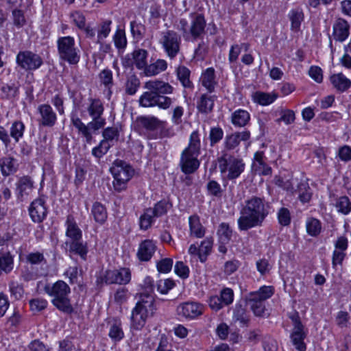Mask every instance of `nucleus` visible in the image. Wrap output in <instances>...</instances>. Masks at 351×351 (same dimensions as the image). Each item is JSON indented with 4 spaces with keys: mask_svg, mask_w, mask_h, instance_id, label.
Masks as SVG:
<instances>
[{
    "mask_svg": "<svg viewBox=\"0 0 351 351\" xmlns=\"http://www.w3.org/2000/svg\"><path fill=\"white\" fill-rule=\"evenodd\" d=\"M269 203L264 198L253 195L245 199L240 210L237 219L241 231H247L255 227L262 226L270 213Z\"/></svg>",
    "mask_w": 351,
    "mask_h": 351,
    "instance_id": "nucleus-1",
    "label": "nucleus"
},
{
    "mask_svg": "<svg viewBox=\"0 0 351 351\" xmlns=\"http://www.w3.org/2000/svg\"><path fill=\"white\" fill-rule=\"evenodd\" d=\"M201 142L197 131L193 132L189 138L188 146L182 151L180 165L186 174L193 173L199 166L197 157L200 154Z\"/></svg>",
    "mask_w": 351,
    "mask_h": 351,
    "instance_id": "nucleus-2",
    "label": "nucleus"
},
{
    "mask_svg": "<svg viewBox=\"0 0 351 351\" xmlns=\"http://www.w3.org/2000/svg\"><path fill=\"white\" fill-rule=\"evenodd\" d=\"M46 293L53 297L52 304L60 311L71 313L73 311L69 295L71 292L69 285L62 280H58L51 286L45 287Z\"/></svg>",
    "mask_w": 351,
    "mask_h": 351,
    "instance_id": "nucleus-3",
    "label": "nucleus"
},
{
    "mask_svg": "<svg viewBox=\"0 0 351 351\" xmlns=\"http://www.w3.org/2000/svg\"><path fill=\"white\" fill-rule=\"evenodd\" d=\"M221 174L229 180H235L244 171L245 165L242 158L227 153L221 152L217 158Z\"/></svg>",
    "mask_w": 351,
    "mask_h": 351,
    "instance_id": "nucleus-4",
    "label": "nucleus"
},
{
    "mask_svg": "<svg viewBox=\"0 0 351 351\" xmlns=\"http://www.w3.org/2000/svg\"><path fill=\"white\" fill-rule=\"evenodd\" d=\"M154 298L151 293H141L140 300L132 312L131 320L134 329H140L145 326L148 314L154 312Z\"/></svg>",
    "mask_w": 351,
    "mask_h": 351,
    "instance_id": "nucleus-5",
    "label": "nucleus"
},
{
    "mask_svg": "<svg viewBox=\"0 0 351 351\" xmlns=\"http://www.w3.org/2000/svg\"><path fill=\"white\" fill-rule=\"evenodd\" d=\"M58 53L60 60L70 64H76L80 59V51L73 37L62 36L57 40Z\"/></svg>",
    "mask_w": 351,
    "mask_h": 351,
    "instance_id": "nucleus-6",
    "label": "nucleus"
},
{
    "mask_svg": "<svg viewBox=\"0 0 351 351\" xmlns=\"http://www.w3.org/2000/svg\"><path fill=\"white\" fill-rule=\"evenodd\" d=\"M158 43L167 56L171 60L174 59L180 51L181 36L173 30L168 29L161 32Z\"/></svg>",
    "mask_w": 351,
    "mask_h": 351,
    "instance_id": "nucleus-7",
    "label": "nucleus"
},
{
    "mask_svg": "<svg viewBox=\"0 0 351 351\" xmlns=\"http://www.w3.org/2000/svg\"><path fill=\"white\" fill-rule=\"evenodd\" d=\"M274 294L271 286H263L258 291L251 293L248 298V304L256 316H264L265 314V301Z\"/></svg>",
    "mask_w": 351,
    "mask_h": 351,
    "instance_id": "nucleus-8",
    "label": "nucleus"
},
{
    "mask_svg": "<svg viewBox=\"0 0 351 351\" xmlns=\"http://www.w3.org/2000/svg\"><path fill=\"white\" fill-rule=\"evenodd\" d=\"M114 177L113 185L116 190L121 191L125 183L130 180L133 174L132 167L125 162L116 160L110 168Z\"/></svg>",
    "mask_w": 351,
    "mask_h": 351,
    "instance_id": "nucleus-9",
    "label": "nucleus"
},
{
    "mask_svg": "<svg viewBox=\"0 0 351 351\" xmlns=\"http://www.w3.org/2000/svg\"><path fill=\"white\" fill-rule=\"evenodd\" d=\"M16 62L21 69L28 71L39 69L43 64V60L40 55L32 51L25 50L18 53Z\"/></svg>",
    "mask_w": 351,
    "mask_h": 351,
    "instance_id": "nucleus-10",
    "label": "nucleus"
},
{
    "mask_svg": "<svg viewBox=\"0 0 351 351\" xmlns=\"http://www.w3.org/2000/svg\"><path fill=\"white\" fill-rule=\"evenodd\" d=\"M131 271L128 267L106 271L102 280L107 285H127L131 280Z\"/></svg>",
    "mask_w": 351,
    "mask_h": 351,
    "instance_id": "nucleus-11",
    "label": "nucleus"
},
{
    "mask_svg": "<svg viewBox=\"0 0 351 351\" xmlns=\"http://www.w3.org/2000/svg\"><path fill=\"white\" fill-rule=\"evenodd\" d=\"M148 52L143 49H136L131 53L127 54L125 58L122 59V65L125 68H130L135 65L139 69L144 71L147 66Z\"/></svg>",
    "mask_w": 351,
    "mask_h": 351,
    "instance_id": "nucleus-12",
    "label": "nucleus"
},
{
    "mask_svg": "<svg viewBox=\"0 0 351 351\" xmlns=\"http://www.w3.org/2000/svg\"><path fill=\"white\" fill-rule=\"evenodd\" d=\"M86 109L89 116L92 118L91 121L104 128L106 125V119L102 117L104 107L101 101L96 98H88Z\"/></svg>",
    "mask_w": 351,
    "mask_h": 351,
    "instance_id": "nucleus-13",
    "label": "nucleus"
},
{
    "mask_svg": "<svg viewBox=\"0 0 351 351\" xmlns=\"http://www.w3.org/2000/svg\"><path fill=\"white\" fill-rule=\"evenodd\" d=\"M71 122L73 127L77 130L78 134L84 138L87 143H90L93 139L92 130L97 131L102 128L92 121H90L86 125L84 124L81 119L76 114L71 116Z\"/></svg>",
    "mask_w": 351,
    "mask_h": 351,
    "instance_id": "nucleus-14",
    "label": "nucleus"
},
{
    "mask_svg": "<svg viewBox=\"0 0 351 351\" xmlns=\"http://www.w3.org/2000/svg\"><path fill=\"white\" fill-rule=\"evenodd\" d=\"M29 216L35 223H40L45 219L47 215L46 198L43 195L35 199L29 207Z\"/></svg>",
    "mask_w": 351,
    "mask_h": 351,
    "instance_id": "nucleus-15",
    "label": "nucleus"
},
{
    "mask_svg": "<svg viewBox=\"0 0 351 351\" xmlns=\"http://www.w3.org/2000/svg\"><path fill=\"white\" fill-rule=\"evenodd\" d=\"M38 125L51 128L56 123L57 115L52 107L47 104H40L37 108Z\"/></svg>",
    "mask_w": 351,
    "mask_h": 351,
    "instance_id": "nucleus-16",
    "label": "nucleus"
},
{
    "mask_svg": "<svg viewBox=\"0 0 351 351\" xmlns=\"http://www.w3.org/2000/svg\"><path fill=\"white\" fill-rule=\"evenodd\" d=\"M176 311L179 316L193 319L203 313L204 306L197 302H187L179 304Z\"/></svg>",
    "mask_w": 351,
    "mask_h": 351,
    "instance_id": "nucleus-17",
    "label": "nucleus"
},
{
    "mask_svg": "<svg viewBox=\"0 0 351 351\" xmlns=\"http://www.w3.org/2000/svg\"><path fill=\"white\" fill-rule=\"evenodd\" d=\"M192 21L189 27V35L193 39L199 38L204 33L206 27V21L202 14L191 13Z\"/></svg>",
    "mask_w": 351,
    "mask_h": 351,
    "instance_id": "nucleus-18",
    "label": "nucleus"
},
{
    "mask_svg": "<svg viewBox=\"0 0 351 351\" xmlns=\"http://www.w3.org/2000/svg\"><path fill=\"white\" fill-rule=\"evenodd\" d=\"M156 250V243L152 240L146 239L139 244L136 255L141 261H149Z\"/></svg>",
    "mask_w": 351,
    "mask_h": 351,
    "instance_id": "nucleus-19",
    "label": "nucleus"
},
{
    "mask_svg": "<svg viewBox=\"0 0 351 351\" xmlns=\"http://www.w3.org/2000/svg\"><path fill=\"white\" fill-rule=\"evenodd\" d=\"M350 34V25L343 19H338L333 25L332 36L337 41L343 42Z\"/></svg>",
    "mask_w": 351,
    "mask_h": 351,
    "instance_id": "nucleus-20",
    "label": "nucleus"
},
{
    "mask_svg": "<svg viewBox=\"0 0 351 351\" xmlns=\"http://www.w3.org/2000/svg\"><path fill=\"white\" fill-rule=\"evenodd\" d=\"M145 88L159 95L171 94L173 88L169 83L160 80H149L145 84Z\"/></svg>",
    "mask_w": 351,
    "mask_h": 351,
    "instance_id": "nucleus-21",
    "label": "nucleus"
},
{
    "mask_svg": "<svg viewBox=\"0 0 351 351\" xmlns=\"http://www.w3.org/2000/svg\"><path fill=\"white\" fill-rule=\"evenodd\" d=\"M33 189V182L28 177L21 178L16 184V195L20 201L25 200Z\"/></svg>",
    "mask_w": 351,
    "mask_h": 351,
    "instance_id": "nucleus-22",
    "label": "nucleus"
},
{
    "mask_svg": "<svg viewBox=\"0 0 351 351\" xmlns=\"http://www.w3.org/2000/svg\"><path fill=\"white\" fill-rule=\"evenodd\" d=\"M65 226L66 227V236L67 237L70 238L71 241L82 239V230L79 228L73 215H69L67 216Z\"/></svg>",
    "mask_w": 351,
    "mask_h": 351,
    "instance_id": "nucleus-23",
    "label": "nucleus"
},
{
    "mask_svg": "<svg viewBox=\"0 0 351 351\" xmlns=\"http://www.w3.org/2000/svg\"><path fill=\"white\" fill-rule=\"evenodd\" d=\"M202 84L209 92L214 91L217 82L215 79V69L212 67L206 69L202 74L200 78Z\"/></svg>",
    "mask_w": 351,
    "mask_h": 351,
    "instance_id": "nucleus-24",
    "label": "nucleus"
},
{
    "mask_svg": "<svg viewBox=\"0 0 351 351\" xmlns=\"http://www.w3.org/2000/svg\"><path fill=\"white\" fill-rule=\"evenodd\" d=\"M330 81L332 86L341 93L347 90L351 86V81L341 73L332 75Z\"/></svg>",
    "mask_w": 351,
    "mask_h": 351,
    "instance_id": "nucleus-25",
    "label": "nucleus"
},
{
    "mask_svg": "<svg viewBox=\"0 0 351 351\" xmlns=\"http://www.w3.org/2000/svg\"><path fill=\"white\" fill-rule=\"evenodd\" d=\"M250 120V113L243 109H238L231 114V123L234 127H245Z\"/></svg>",
    "mask_w": 351,
    "mask_h": 351,
    "instance_id": "nucleus-26",
    "label": "nucleus"
},
{
    "mask_svg": "<svg viewBox=\"0 0 351 351\" xmlns=\"http://www.w3.org/2000/svg\"><path fill=\"white\" fill-rule=\"evenodd\" d=\"M291 21V29L298 32L300 29V26L304 21V15L302 8H296L290 10L288 14Z\"/></svg>",
    "mask_w": 351,
    "mask_h": 351,
    "instance_id": "nucleus-27",
    "label": "nucleus"
},
{
    "mask_svg": "<svg viewBox=\"0 0 351 351\" xmlns=\"http://www.w3.org/2000/svg\"><path fill=\"white\" fill-rule=\"evenodd\" d=\"M189 223L191 236L196 238H202L205 234V228L200 223L197 215H192L189 218Z\"/></svg>",
    "mask_w": 351,
    "mask_h": 351,
    "instance_id": "nucleus-28",
    "label": "nucleus"
},
{
    "mask_svg": "<svg viewBox=\"0 0 351 351\" xmlns=\"http://www.w3.org/2000/svg\"><path fill=\"white\" fill-rule=\"evenodd\" d=\"M138 128L147 131H154L160 126V121L154 117H139L136 119Z\"/></svg>",
    "mask_w": 351,
    "mask_h": 351,
    "instance_id": "nucleus-29",
    "label": "nucleus"
},
{
    "mask_svg": "<svg viewBox=\"0 0 351 351\" xmlns=\"http://www.w3.org/2000/svg\"><path fill=\"white\" fill-rule=\"evenodd\" d=\"M14 256L10 252L0 253V276L10 274L14 269Z\"/></svg>",
    "mask_w": 351,
    "mask_h": 351,
    "instance_id": "nucleus-30",
    "label": "nucleus"
},
{
    "mask_svg": "<svg viewBox=\"0 0 351 351\" xmlns=\"http://www.w3.org/2000/svg\"><path fill=\"white\" fill-rule=\"evenodd\" d=\"M215 99V96L202 95L197 104L198 110L204 114L210 112L214 106Z\"/></svg>",
    "mask_w": 351,
    "mask_h": 351,
    "instance_id": "nucleus-31",
    "label": "nucleus"
},
{
    "mask_svg": "<svg viewBox=\"0 0 351 351\" xmlns=\"http://www.w3.org/2000/svg\"><path fill=\"white\" fill-rule=\"evenodd\" d=\"M306 335L304 330H294L290 335L291 342L298 351H306V346L304 340L306 339Z\"/></svg>",
    "mask_w": 351,
    "mask_h": 351,
    "instance_id": "nucleus-32",
    "label": "nucleus"
},
{
    "mask_svg": "<svg viewBox=\"0 0 351 351\" xmlns=\"http://www.w3.org/2000/svg\"><path fill=\"white\" fill-rule=\"evenodd\" d=\"M167 69V62L165 60L158 59L154 63L147 66L144 73L147 76H153L165 71Z\"/></svg>",
    "mask_w": 351,
    "mask_h": 351,
    "instance_id": "nucleus-33",
    "label": "nucleus"
},
{
    "mask_svg": "<svg viewBox=\"0 0 351 351\" xmlns=\"http://www.w3.org/2000/svg\"><path fill=\"white\" fill-rule=\"evenodd\" d=\"M91 215L94 220L100 224H103L107 219V211L105 206L99 202H95L92 206Z\"/></svg>",
    "mask_w": 351,
    "mask_h": 351,
    "instance_id": "nucleus-34",
    "label": "nucleus"
},
{
    "mask_svg": "<svg viewBox=\"0 0 351 351\" xmlns=\"http://www.w3.org/2000/svg\"><path fill=\"white\" fill-rule=\"evenodd\" d=\"M334 205L337 213L340 214L348 215L351 213V201L346 195L337 197Z\"/></svg>",
    "mask_w": 351,
    "mask_h": 351,
    "instance_id": "nucleus-35",
    "label": "nucleus"
},
{
    "mask_svg": "<svg viewBox=\"0 0 351 351\" xmlns=\"http://www.w3.org/2000/svg\"><path fill=\"white\" fill-rule=\"evenodd\" d=\"M278 95L275 93L256 92L254 95V100L261 106H267L272 104Z\"/></svg>",
    "mask_w": 351,
    "mask_h": 351,
    "instance_id": "nucleus-36",
    "label": "nucleus"
},
{
    "mask_svg": "<svg viewBox=\"0 0 351 351\" xmlns=\"http://www.w3.org/2000/svg\"><path fill=\"white\" fill-rule=\"evenodd\" d=\"M69 251L79 255L85 261L88 253L87 244L81 240L71 241L69 243Z\"/></svg>",
    "mask_w": 351,
    "mask_h": 351,
    "instance_id": "nucleus-37",
    "label": "nucleus"
},
{
    "mask_svg": "<svg viewBox=\"0 0 351 351\" xmlns=\"http://www.w3.org/2000/svg\"><path fill=\"white\" fill-rule=\"evenodd\" d=\"M295 191L298 193V198L301 202L307 203L311 199L313 193L306 182H301L298 184Z\"/></svg>",
    "mask_w": 351,
    "mask_h": 351,
    "instance_id": "nucleus-38",
    "label": "nucleus"
},
{
    "mask_svg": "<svg viewBox=\"0 0 351 351\" xmlns=\"http://www.w3.org/2000/svg\"><path fill=\"white\" fill-rule=\"evenodd\" d=\"M176 73L179 81L185 88L192 89L193 88V83L190 80V71L188 68L180 66L177 69Z\"/></svg>",
    "mask_w": 351,
    "mask_h": 351,
    "instance_id": "nucleus-39",
    "label": "nucleus"
},
{
    "mask_svg": "<svg viewBox=\"0 0 351 351\" xmlns=\"http://www.w3.org/2000/svg\"><path fill=\"white\" fill-rule=\"evenodd\" d=\"M157 96V93L151 90L143 93L139 98L140 106L145 108L156 106Z\"/></svg>",
    "mask_w": 351,
    "mask_h": 351,
    "instance_id": "nucleus-40",
    "label": "nucleus"
},
{
    "mask_svg": "<svg viewBox=\"0 0 351 351\" xmlns=\"http://www.w3.org/2000/svg\"><path fill=\"white\" fill-rule=\"evenodd\" d=\"M306 228L307 233L310 236L317 237L322 230L321 221L314 217L308 218L306 221Z\"/></svg>",
    "mask_w": 351,
    "mask_h": 351,
    "instance_id": "nucleus-41",
    "label": "nucleus"
},
{
    "mask_svg": "<svg viewBox=\"0 0 351 351\" xmlns=\"http://www.w3.org/2000/svg\"><path fill=\"white\" fill-rule=\"evenodd\" d=\"M217 234L220 241L226 244L228 243L232 238V230L228 223H221L219 226Z\"/></svg>",
    "mask_w": 351,
    "mask_h": 351,
    "instance_id": "nucleus-42",
    "label": "nucleus"
},
{
    "mask_svg": "<svg viewBox=\"0 0 351 351\" xmlns=\"http://www.w3.org/2000/svg\"><path fill=\"white\" fill-rule=\"evenodd\" d=\"M0 167L2 174L8 176L16 171V161L10 157L3 158L0 160Z\"/></svg>",
    "mask_w": 351,
    "mask_h": 351,
    "instance_id": "nucleus-43",
    "label": "nucleus"
},
{
    "mask_svg": "<svg viewBox=\"0 0 351 351\" xmlns=\"http://www.w3.org/2000/svg\"><path fill=\"white\" fill-rule=\"evenodd\" d=\"M234 319L236 322L239 323L240 327L248 326L249 317L241 305L236 306L234 311Z\"/></svg>",
    "mask_w": 351,
    "mask_h": 351,
    "instance_id": "nucleus-44",
    "label": "nucleus"
},
{
    "mask_svg": "<svg viewBox=\"0 0 351 351\" xmlns=\"http://www.w3.org/2000/svg\"><path fill=\"white\" fill-rule=\"evenodd\" d=\"M140 80L135 75L128 77L125 82V93L130 95H134L140 87Z\"/></svg>",
    "mask_w": 351,
    "mask_h": 351,
    "instance_id": "nucleus-45",
    "label": "nucleus"
},
{
    "mask_svg": "<svg viewBox=\"0 0 351 351\" xmlns=\"http://www.w3.org/2000/svg\"><path fill=\"white\" fill-rule=\"evenodd\" d=\"M156 217L152 208H147L140 217L141 229L147 230L150 228Z\"/></svg>",
    "mask_w": 351,
    "mask_h": 351,
    "instance_id": "nucleus-46",
    "label": "nucleus"
},
{
    "mask_svg": "<svg viewBox=\"0 0 351 351\" xmlns=\"http://www.w3.org/2000/svg\"><path fill=\"white\" fill-rule=\"evenodd\" d=\"M111 24L112 21L106 20L99 25L97 30V43H101V41L108 36L111 31Z\"/></svg>",
    "mask_w": 351,
    "mask_h": 351,
    "instance_id": "nucleus-47",
    "label": "nucleus"
},
{
    "mask_svg": "<svg viewBox=\"0 0 351 351\" xmlns=\"http://www.w3.org/2000/svg\"><path fill=\"white\" fill-rule=\"evenodd\" d=\"M25 125L23 122L16 121L12 123L10 128V136L18 142L23 136Z\"/></svg>",
    "mask_w": 351,
    "mask_h": 351,
    "instance_id": "nucleus-48",
    "label": "nucleus"
},
{
    "mask_svg": "<svg viewBox=\"0 0 351 351\" xmlns=\"http://www.w3.org/2000/svg\"><path fill=\"white\" fill-rule=\"evenodd\" d=\"M171 208V204L166 200H161L157 202L152 209L155 217H160L165 214Z\"/></svg>",
    "mask_w": 351,
    "mask_h": 351,
    "instance_id": "nucleus-49",
    "label": "nucleus"
},
{
    "mask_svg": "<svg viewBox=\"0 0 351 351\" xmlns=\"http://www.w3.org/2000/svg\"><path fill=\"white\" fill-rule=\"evenodd\" d=\"M115 47L119 49H124L127 46V39L124 30L118 29L113 36Z\"/></svg>",
    "mask_w": 351,
    "mask_h": 351,
    "instance_id": "nucleus-50",
    "label": "nucleus"
},
{
    "mask_svg": "<svg viewBox=\"0 0 351 351\" xmlns=\"http://www.w3.org/2000/svg\"><path fill=\"white\" fill-rule=\"evenodd\" d=\"M99 80L106 88L110 90L113 86L112 72L108 69L102 70L99 73Z\"/></svg>",
    "mask_w": 351,
    "mask_h": 351,
    "instance_id": "nucleus-51",
    "label": "nucleus"
},
{
    "mask_svg": "<svg viewBox=\"0 0 351 351\" xmlns=\"http://www.w3.org/2000/svg\"><path fill=\"white\" fill-rule=\"evenodd\" d=\"M29 304L30 310L35 313L45 309L47 306L48 302L45 299L36 298L30 300L29 301Z\"/></svg>",
    "mask_w": 351,
    "mask_h": 351,
    "instance_id": "nucleus-52",
    "label": "nucleus"
},
{
    "mask_svg": "<svg viewBox=\"0 0 351 351\" xmlns=\"http://www.w3.org/2000/svg\"><path fill=\"white\" fill-rule=\"evenodd\" d=\"M174 281L169 278L159 280L156 283L157 290L162 294L167 293L169 290L174 287Z\"/></svg>",
    "mask_w": 351,
    "mask_h": 351,
    "instance_id": "nucleus-53",
    "label": "nucleus"
},
{
    "mask_svg": "<svg viewBox=\"0 0 351 351\" xmlns=\"http://www.w3.org/2000/svg\"><path fill=\"white\" fill-rule=\"evenodd\" d=\"M26 261L31 265H40L46 263L44 254L40 252H30L26 256Z\"/></svg>",
    "mask_w": 351,
    "mask_h": 351,
    "instance_id": "nucleus-54",
    "label": "nucleus"
},
{
    "mask_svg": "<svg viewBox=\"0 0 351 351\" xmlns=\"http://www.w3.org/2000/svg\"><path fill=\"white\" fill-rule=\"evenodd\" d=\"M9 289L11 295L15 299L19 300L23 297L24 293L23 287L18 282L11 281L9 283Z\"/></svg>",
    "mask_w": 351,
    "mask_h": 351,
    "instance_id": "nucleus-55",
    "label": "nucleus"
},
{
    "mask_svg": "<svg viewBox=\"0 0 351 351\" xmlns=\"http://www.w3.org/2000/svg\"><path fill=\"white\" fill-rule=\"evenodd\" d=\"M104 140L109 141H117L119 136V132L117 127H108L106 128L102 133Z\"/></svg>",
    "mask_w": 351,
    "mask_h": 351,
    "instance_id": "nucleus-56",
    "label": "nucleus"
},
{
    "mask_svg": "<svg viewBox=\"0 0 351 351\" xmlns=\"http://www.w3.org/2000/svg\"><path fill=\"white\" fill-rule=\"evenodd\" d=\"M110 146L111 145L106 141H101L98 146L93 149L92 154L99 158L107 153Z\"/></svg>",
    "mask_w": 351,
    "mask_h": 351,
    "instance_id": "nucleus-57",
    "label": "nucleus"
},
{
    "mask_svg": "<svg viewBox=\"0 0 351 351\" xmlns=\"http://www.w3.org/2000/svg\"><path fill=\"white\" fill-rule=\"evenodd\" d=\"M173 260L170 258H164L157 262V269L160 273H168L173 267Z\"/></svg>",
    "mask_w": 351,
    "mask_h": 351,
    "instance_id": "nucleus-58",
    "label": "nucleus"
},
{
    "mask_svg": "<svg viewBox=\"0 0 351 351\" xmlns=\"http://www.w3.org/2000/svg\"><path fill=\"white\" fill-rule=\"evenodd\" d=\"M223 143L226 150H232L235 149L240 142L236 133H233L226 136Z\"/></svg>",
    "mask_w": 351,
    "mask_h": 351,
    "instance_id": "nucleus-59",
    "label": "nucleus"
},
{
    "mask_svg": "<svg viewBox=\"0 0 351 351\" xmlns=\"http://www.w3.org/2000/svg\"><path fill=\"white\" fill-rule=\"evenodd\" d=\"M223 136V131L219 127H214L210 129L209 138L210 141V145L213 146L215 144L219 142Z\"/></svg>",
    "mask_w": 351,
    "mask_h": 351,
    "instance_id": "nucleus-60",
    "label": "nucleus"
},
{
    "mask_svg": "<svg viewBox=\"0 0 351 351\" xmlns=\"http://www.w3.org/2000/svg\"><path fill=\"white\" fill-rule=\"evenodd\" d=\"M175 273L183 279H186L189 276V268L182 261L176 262L174 266Z\"/></svg>",
    "mask_w": 351,
    "mask_h": 351,
    "instance_id": "nucleus-61",
    "label": "nucleus"
},
{
    "mask_svg": "<svg viewBox=\"0 0 351 351\" xmlns=\"http://www.w3.org/2000/svg\"><path fill=\"white\" fill-rule=\"evenodd\" d=\"M130 29L133 36L137 38H141L145 34V26L135 21L130 22Z\"/></svg>",
    "mask_w": 351,
    "mask_h": 351,
    "instance_id": "nucleus-62",
    "label": "nucleus"
},
{
    "mask_svg": "<svg viewBox=\"0 0 351 351\" xmlns=\"http://www.w3.org/2000/svg\"><path fill=\"white\" fill-rule=\"evenodd\" d=\"M219 298L225 306L232 304L234 299V293L232 289L230 288L223 289L220 292Z\"/></svg>",
    "mask_w": 351,
    "mask_h": 351,
    "instance_id": "nucleus-63",
    "label": "nucleus"
},
{
    "mask_svg": "<svg viewBox=\"0 0 351 351\" xmlns=\"http://www.w3.org/2000/svg\"><path fill=\"white\" fill-rule=\"evenodd\" d=\"M278 222L282 226H288L291 222L289 210L286 208H281L278 212Z\"/></svg>",
    "mask_w": 351,
    "mask_h": 351,
    "instance_id": "nucleus-64",
    "label": "nucleus"
}]
</instances>
